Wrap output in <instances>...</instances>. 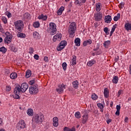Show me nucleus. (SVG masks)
Wrapping results in <instances>:
<instances>
[{
  "mask_svg": "<svg viewBox=\"0 0 131 131\" xmlns=\"http://www.w3.org/2000/svg\"><path fill=\"white\" fill-rule=\"evenodd\" d=\"M129 74L131 75V64H130V65L129 66Z\"/></svg>",
  "mask_w": 131,
  "mask_h": 131,
  "instance_id": "nucleus-61",
  "label": "nucleus"
},
{
  "mask_svg": "<svg viewBox=\"0 0 131 131\" xmlns=\"http://www.w3.org/2000/svg\"><path fill=\"white\" fill-rule=\"evenodd\" d=\"M53 125L55 127H57L59 125V119L57 117L53 118Z\"/></svg>",
  "mask_w": 131,
  "mask_h": 131,
  "instance_id": "nucleus-15",
  "label": "nucleus"
},
{
  "mask_svg": "<svg viewBox=\"0 0 131 131\" xmlns=\"http://www.w3.org/2000/svg\"><path fill=\"white\" fill-rule=\"evenodd\" d=\"M4 124L3 122V119L0 118V126H2Z\"/></svg>",
  "mask_w": 131,
  "mask_h": 131,
  "instance_id": "nucleus-56",
  "label": "nucleus"
},
{
  "mask_svg": "<svg viewBox=\"0 0 131 131\" xmlns=\"http://www.w3.org/2000/svg\"><path fill=\"white\" fill-rule=\"evenodd\" d=\"M94 18L96 21H101L102 20V18H103V15H102V13L101 12H97L94 14Z\"/></svg>",
  "mask_w": 131,
  "mask_h": 131,
  "instance_id": "nucleus-12",
  "label": "nucleus"
},
{
  "mask_svg": "<svg viewBox=\"0 0 131 131\" xmlns=\"http://www.w3.org/2000/svg\"><path fill=\"white\" fill-rule=\"evenodd\" d=\"M120 5L121 8H123V7H124V3H123V2H121Z\"/></svg>",
  "mask_w": 131,
  "mask_h": 131,
  "instance_id": "nucleus-57",
  "label": "nucleus"
},
{
  "mask_svg": "<svg viewBox=\"0 0 131 131\" xmlns=\"http://www.w3.org/2000/svg\"><path fill=\"white\" fill-rule=\"evenodd\" d=\"M15 29L17 31L21 32L24 28V22L22 20H18L14 22L13 23Z\"/></svg>",
  "mask_w": 131,
  "mask_h": 131,
  "instance_id": "nucleus-2",
  "label": "nucleus"
},
{
  "mask_svg": "<svg viewBox=\"0 0 131 131\" xmlns=\"http://www.w3.org/2000/svg\"><path fill=\"white\" fill-rule=\"evenodd\" d=\"M30 76H31V71L29 70L26 71L25 77L26 78H29Z\"/></svg>",
  "mask_w": 131,
  "mask_h": 131,
  "instance_id": "nucleus-37",
  "label": "nucleus"
},
{
  "mask_svg": "<svg viewBox=\"0 0 131 131\" xmlns=\"http://www.w3.org/2000/svg\"><path fill=\"white\" fill-rule=\"evenodd\" d=\"M0 131H6V130H5L4 128H1L0 129Z\"/></svg>",
  "mask_w": 131,
  "mask_h": 131,
  "instance_id": "nucleus-64",
  "label": "nucleus"
},
{
  "mask_svg": "<svg viewBox=\"0 0 131 131\" xmlns=\"http://www.w3.org/2000/svg\"><path fill=\"white\" fill-rule=\"evenodd\" d=\"M103 94L105 98H108L109 97V90L107 88H105L104 90Z\"/></svg>",
  "mask_w": 131,
  "mask_h": 131,
  "instance_id": "nucleus-28",
  "label": "nucleus"
},
{
  "mask_svg": "<svg viewBox=\"0 0 131 131\" xmlns=\"http://www.w3.org/2000/svg\"><path fill=\"white\" fill-rule=\"evenodd\" d=\"M29 93L32 95L37 94L38 93V88L36 87L31 86L29 88Z\"/></svg>",
  "mask_w": 131,
  "mask_h": 131,
  "instance_id": "nucleus-13",
  "label": "nucleus"
},
{
  "mask_svg": "<svg viewBox=\"0 0 131 131\" xmlns=\"http://www.w3.org/2000/svg\"><path fill=\"white\" fill-rule=\"evenodd\" d=\"M39 20H42V21H47L48 19V15H45L43 14H41L38 16Z\"/></svg>",
  "mask_w": 131,
  "mask_h": 131,
  "instance_id": "nucleus-16",
  "label": "nucleus"
},
{
  "mask_svg": "<svg viewBox=\"0 0 131 131\" xmlns=\"http://www.w3.org/2000/svg\"><path fill=\"white\" fill-rule=\"evenodd\" d=\"M63 35L60 33H57L55 35H54L53 37V41H60L62 40V37Z\"/></svg>",
  "mask_w": 131,
  "mask_h": 131,
  "instance_id": "nucleus-8",
  "label": "nucleus"
},
{
  "mask_svg": "<svg viewBox=\"0 0 131 131\" xmlns=\"http://www.w3.org/2000/svg\"><path fill=\"white\" fill-rule=\"evenodd\" d=\"M14 95H13L14 99H16L17 100L20 99V93L19 91V88H14Z\"/></svg>",
  "mask_w": 131,
  "mask_h": 131,
  "instance_id": "nucleus-11",
  "label": "nucleus"
},
{
  "mask_svg": "<svg viewBox=\"0 0 131 131\" xmlns=\"http://www.w3.org/2000/svg\"><path fill=\"white\" fill-rule=\"evenodd\" d=\"M72 57L73 58L71 62V65L74 66V65H76V56L73 55Z\"/></svg>",
  "mask_w": 131,
  "mask_h": 131,
  "instance_id": "nucleus-22",
  "label": "nucleus"
},
{
  "mask_svg": "<svg viewBox=\"0 0 131 131\" xmlns=\"http://www.w3.org/2000/svg\"><path fill=\"white\" fill-rule=\"evenodd\" d=\"M74 43L75 46L77 47H79V46H80V38H76L74 40Z\"/></svg>",
  "mask_w": 131,
  "mask_h": 131,
  "instance_id": "nucleus-26",
  "label": "nucleus"
},
{
  "mask_svg": "<svg viewBox=\"0 0 131 131\" xmlns=\"http://www.w3.org/2000/svg\"><path fill=\"white\" fill-rule=\"evenodd\" d=\"M95 63H96V61L94 59H92L90 61H89L88 63H87V65L88 66H89V67H91V66H92L93 65H94V64H95Z\"/></svg>",
  "mask_w": 131,
  "mask_h": 131,
  "instance_id": "nucleus-31",
  "label": "nucleus"
},
{
  "mask_svg": "<svg viewBox=\"0 0 131 131\" xmlns=\"http://www.w3.org/2000/svg\"><path fill=\"white\" fill-rule=\"evenodd\" d=\"M15 88L19 89L18 91L20 93H25L28 89V84L27 83H23L20 86H16Z\"/></svg>",
  "mask_w": 131,
  "mask_h": 131,
  "instance_id": "nucleus-6",
  "label": "nucleus"
},
{
  "mask_svg": "<svg viewBox=\"0 0 131 131\" xmlns=\"http://www.w3.org/2000/svg\"><path fill=\"white\" fill-rule=\"evenodd\" d=\"M34 52V50L32 48H30L29 49V54H30V55H32V54H33V53Z\"/></svg>",
  "mask_w": 131,
  "mask_h": 131,
  "instance_id": "nucleus-48",
  "label": "nucleus"
},
{
  "mask_svg": "<svg viewBox=\"0 0 131 131\" xmlns=\"http://www.w3.org/2000/svg\"><path fill=\"white\" fill-rule=\"evenodd\" d=\"M119 19H120V13H118L117 14V16H114V20H115V21H118Z\"/></svg>",
  "mask_w": 131,
  "mask_h": 131,
  "instance_id": "nucleus-39",
  "label": "nucleus"
},
{
  "mask_svg": "<svg viewBox=\"0 0 131 131\" xmlns=\"http://www.w3.org/2000/svg\"><path fill=\"white\" fill-rule=\"evenodd\" d=\"M62 69H63L64 71H66V69H67V63H66V62L62 63Z\"/></svg>",
  "mask_w": 131,
  "mask_h": 131,
  "instance_id": "nucleus-42",
  "label": "nucleus"
},
{
  "mask_svg": "<svg viewBox=\"0 0 131 131\" xmlns=\"http://www.w3.org/2000/svg\"><path fill=\"white\" fill-rule=\"evenodd\" d=\"M35 82V81L34 80H31L29 82V84H30V85H32Z\"/></svg>",
  "mask_w": 131,
  "mask_h": 131,
  "instance_id": "nucleus-49",
  "label": "nucleus"
},
{
  "mask_svg": "<svg viewBox=\"0 0 131 131\" xmlns=\"http://www.w3.org/2000/svg\"><path fill=\"white\" fill-rule=\"evenodd\" d=\"M81 3L82 4H85V3H86V0H80Z\"/></svg>",
  "mask_w": 131,
  "mask_h": 131,
  "instance_id": "nucleus-60",
  "label": "nucleus"
},
{
  "mask_svg": "<svg viewBox=\"0 0 131 131\" xmlns=\"http://www.w3.org/2000/svg\"><path fill=\"white\" fill-rule=\"evenodd\" d=\"M14 50H13V52H17V48H14Z\"/></svg>",
  "mask_w": 131,
  "mask_h": 131,
  "instance_id": "nucleus-63",
  "label": "nucleus"
},
{
  "mask_svg": "<svg viewBox=\"0 0 131 131\" xmlns=\"http://www.w3.org/2000/svg\"><path fill=\"white\" fill-rule=\"evenodd\" d=\"M33 110L32 108H28L27 111V114L29 116H33Z\"/></svg>",
  "mask_w": 131,
  "mask_h": 131,
  "instance_id": "nucleus-24",
  "label": "nucleus"
},
{
  "mask_svg": "<svg viewBox=\"0 0 131 131\" xmlns=\"http://www.w3.org/2000/svg\"><path fill=\"white\" fill-rule=\"evenodd\" d=\"M33 37H34V38H35V39H39V38H40L39 34L36 31H35L33 33Z\"/></svg>",
  "mask_w": 131,
  "mask_h": 131,
  "instance_id": "nucleus-20",
  "label": "nucleus"
},
{
  "mask_svg": "<svg viewBox=\"0 0 131 131\" xmlns=\"http://www.w3.org/2000/svg\"><path fill=\"white\" fill-rule=\"evenodd\" d=\"M125 29L127 31H129L131 30V24L129 23H127L124 25Z\"/></svg>",
  "mask_w": 131,
  "mask_h": 131,
  "instance_id": "nucleus-21",
  "label": "nucleus"
},
{
  "mask_svg": "<svg viewBox=\"0 0 131 131\" xmlns=\"http://www.w3.org/2000/svg\"><path fill=\"white\" fill-rule=\"evenodd\" d=\"M75 5H78V6L82 5V4L81 3V1H80V0H75Z\"/></svg>",
  "mask_w": 131,
  "mask_h": 131,
  "instance_id": "nucleus-47",
  "label": "nucleus"
},
{
  "mask_svg": "<svg viewBox=\"0 0 131 131\" xmlns=\"http://www.w3.org/2000/svg\"><path fill=\"white\" fill-rule=\"evenodd\" d=\"M67 43H66V41H61L60 43L59 44L58 47L57 48V50L58 51H62L63 49L66 47Z\"/></svg>",
  "mask_w": 131,
  "mask_h": 131,
  "instance_id": "nucleus-10",
  "label": "nucleus"
},
{
  "mask_svg": "<svg viewBox=\"0 0 131 131\" xmlns=\"http://www.w3.org/2000/svg\"><path fill=\"white\" fill-rule=\"evenodd\" d=\"M76 129L75 127H73L72 128H69L67 127H64L63 128V131H75Z\"/></svg>",
  "mask_w": 131,
  "mask_h": 131,
  "instance_id": "nucleus-34",
  "label": "nucleus"
},
{
  "mask_svg": "<svg viewBox=\"0 0 131 131\" xmlns=\"http://www.w3.org/2000/svg\"><path fill=\"white\" fill-rule=\"evenodd\" d=\"M92 100H97L98 99V95H97L96 94L94 93L92 95Z\"/></svg>",
  "mask_w": 131,
  "mask_h": 131,
  "instance_id": "nucleus-46",
  "label": "nucleus"
},
{
  "mask_svg": "<svg viewBox=\"0 0 131 131\" xmlns=\"http://www.w3.org/2000/svg\"><path fill=\"white\" fill-rule=\"evenodd\" d=\"M45 120V116L42 114H38L34 115L32 118V123L36 124H40L43 122Z\"/></svg>",
  "mask_w": 131,
  "mask_h": 131,
  "instance_id": "nucleus-1",
  "label": "nucleus"
},
{
  "mask_svg": "<svg viewBox=\"0 0 131 131\" xmlns=\"http://www.w3.org/2000/svg\"><path fill=\"white\" fill-rule=\"evenodd\" d=\"M7 49L5 47L3 46L0 48V52L2 53V54H6L7 53Z\"/></svg>",
  "mask_w": 131,
  "mask_h": 131,
  "instance_id": "nucleus-33",
  "label": "nucleus"
},
{
  "mask_svg": "<svg viewBox=\"0 0 131 131\" xmlns=\"http://www.w3.org/2000/svg\"><path fill=\"white\" fill-rule=\"evenodd\" d=\"M103 31L104 32H105V34H106V35H109V32L108 31H109V29L107 27H105L103 29Z\"/></svg>",
  "mask_w": 131,
  "mask_h": 131,
  "instance_id": "nucleus-44",
  "label": "nucleus"
},
{
  "mask_svg": "<svg viewBox=\"0 0 131 131\" xmlns=\"http://www.w3.org/2000/svg\"><path fill=\"white\" fill-rule=\"evenodd\" d=\"M117 27V24H115L113 26V27L112 28V30H111V33H110V36H111V35H112L113 34V33L115 31V29H116Z\"/></svg>",
  "mask_w": 131,
  "mask_h": 131,
  "instance_id": "nucleus-27",
  "label": "nucleus"
},
{
  "mask_svg": "<svg viewBox=\"0 0 131 131\" xmlns=\"http://www.w3.org/2000/svg\"><path fill=\"white\" fill-rule=\"evenodd\" d=\"M65 7L63 6L60 7L57 12V15H58L59 16H61V15H62V13H63Z\"/></svg>",
  "mask_w": 131,
  "mask_h": 131,
  "instance_id": "nucleus-19",
  "label": "nucleus"
},
{
  "mask_svg": "<svg viewBox=\"0 0 131 131\" xmlns=\"http://www.w3.org/2000/svg\"><path fill=\"white\" fill-rule=\"evenodd\" d=\"M10 77L11 79H16L17 78V73H12L10 74Z\"/></svg>",
  "mask_w": 131,
  "mask_h": 131,
  "instance_id": "nucleus-35",
  "label": "nucleus"
},
{
  "mask_svg": "<svg viewBox=\"0 0 131 131\" xmlns=\"http://www.w3.org/2000/svg\"><path fill=\"white\" fill-rule=\"evenodd\" d=\"M97 106L100 109L101 112H104V105H103L102 103H97Z\"/></svg>",
  "mask_w": 131,
  "mask_h": 131,
  "instance_id": "nucleus-30",
  "label": "nucleus"
},
{
  "mask_svg": "<svg viewBox=\"0 0 131 131\" xmlns=\"http://www.w3.org/2000/svg\"><path fill=\"white\" fill-rule=\"evenodd\" d=\"M17 37H19L20 38H25L26 37V35L24 33H22L21 32H18L17 33Z\"/></svg>",
  "mask_w": 131,
  "mask_h": 131,
  "instance_id": "nucleus-32",
  "label": "nucleus"
},
{
  "mask_svg": "<svg viewBox=\"0 0 131 131\" xmlns=\"http://www.w3.org/2000/svg\"><path fill=\"white\" fill-rule=\"evenodd\" d=\"M24 17L25 19H30V14H29V13H26L24 14Z\"/></svg>",
  "mask_w": 131,
  "mask_h": 131,
  "instance_id": "nucleus-41",
  "label": "nucleus"
},
{
  "mask_svg": "<svg viewBox=\"0 0 131 131\" xmlns=\"http://www.w3.org/2000/svg\"><path fill=\"white\" fill-rule=\"evenodd\" d=\"M106 122H107V124H109V123L112 122V120L108 119V120H106Z\"/></svg>",
  "mask_w": 131,
  "mask_h": 131,
  "instance_id": "nucleus-58",
  "label": "nucleus"
},
{
  "mask_svg": "<svg viewBox=\"0 0 131 131\" xmlns=\"http://www.w3.org/2000/svg\"><path fill=\"white\" fill-rule=\"evenodd\" d=\"M6 91H7V92H10V91H11V86H7L6 87Z\"/></svg>",
  "mask_w": 131,
  "mask_h": 131,
  "instance_id": "nucleus-54",
  "label": "nucleus"
},
{
  "mask_svg": "<svg viewBox=\"0 0 131 131\" xmlns=\"http://www.w3.org/2000/svg\"><path fill=\"white\" fill-rule=\"evenodd\" d=\"M92 40L89 39L87 40L84 41L83 42V47H86V46H88V45H92Z\"/></svg>",
  "mask_w": 131,
  "mask_h": 131,
  "instance_id": "nucleus-25",
  "label": "nucleus"
},
{
  "mask_svg": "<svg viewBox=\"0 0 131 131\" xmlns=\"http://www.w3.org/2000/svg\"><path fill=\"white\" fill-rule=\"evenodd\" d=\"M115 114L117 115V116H119L120 115V111H116Z\"/></svg>",
  "mask_w": 131,
  "mask_h": 131,
  "instance_id": "nucleus-52",
  "label": "nucleus"
},
{
  "mask_svg": "<svg viewBox=\"0 0 131 131\" xmlns=\"http://www.w3.org/2000/svg\"><path fill=\"white\" fill-rule=\"evenodd\" d=\"M73 86L74 89H78V85L79 84V83L78 82V81L75 80L74 81L72 82Z\"/></svg>",
  "mask_w": 131,
  "mask_h": 131,
  "instance_id": "nucleus-23",
  "label": "nucleus"
},
{
  "mask_svg": "<svg viewBox=\"0 0 131 131\" xmlns=\"http://www.w3.org/2000/svg\"><path fill=\"white\" fill-rule=\"evenodd\" d=\"M121 108V107L120 105H117L116 106V110H117V111H120Z\"/></svg>",
  "mask_w": 131,
  "mask_h": 131,
  "instance_id": "nucleus-51",
  "label": "nucleus"
},
{
  "mask_svg": "<svg viewBox=\"0 0 131 131\" xmlns=\"http://www.w3.org/2000/svg\"><path fill=\"white\" fill-rule=\"evenodd\" d=\"M48 32L50 33V35H54L57 33V26L56 24L54 23H50L49 24V29L48 30Z\"/></svg>",
  "mask_w": 131,
  "mask_h": 131,
  "instance_id": "nucleus-4",
  "label": "nucleus"
},
{
  "mask_svg": "<svg viewBox=\"0 0 131 131\" xmlns=\"http://www.w3.org/2000/svg\"><path fill=\"white\" fill-rule=\"evenodd\" d=\"M104 21L105 23H111V21H112V18H111V16L107 15L104 17Z\"/></svg>",
  "mask_w": 131,
  "mask_h": 131,
  "instance_id": "nucleus-17",
  "label": "nucleus"
},
{
  "mask_svg": "<svg viewBox=\"0 0 131 131\" xmlns=\"http://www.w3.org/2000/svg\"><path fill=\"white\" fill-rule=\"evenodd\" d=\"M88 119H89V114L85 112L84 113L83 115L82 116V123H83V124L86 123L88 121Z\"/></svg>",
  "mask_w": 131,
  "mask_h": 131,
  "instance_id": "nucleus-14",
  "label": "nucleus"
},
{
  "mask_svg": "<svg viewBox=\"0 0 131 131\" xmlns=\"http://www.w3.org/2000/svg\"><path fill=\"white\" fill-rule=\"evenodd\" d=\"M66 88L65 87V85L62 83L61 84H59L58 85L56 91L58 94H62L63 92H64V90H65Z\"/></svg>",
  "mask_w": 131,
  "mask_h": 131,
  "instance_id": "nucleus-9",
  "label": "nucleus"
},
{
  "mask_svg": "<svg viewBox=\"0 0 131 131\" xmlns=\"http://www.w3.org/2000/svg\"><path fill=\"white\" fill-rule=\"evenodd\" d=\"M128 121V118L126 117L124 119V122H127Z\"/></svg>",
  "mask_w": 131,
  "mask_h": 131,
  "instance_id": "nucleus-59",
  "label": "nucleus"
},
{
  "mask_svg": "<svg viewBox=\"0 0 131 131\" xmlns=\"http://www.w3.org/2000/svg\"><path fill=\"white\" fill-rule=\"evenodd\" d=\"M2 20L5 24H7V23H8V19H7V17H6V16H3L2 17Z\"/></svg>",
  "mask_w": 131,
  "mask_h": 131,
  "instance_id": "nucleus-45",
  "label": "nucleus"
},
{
  "mask_svg": "<svg viewBox=\"0 0 131 131\" xmlns=\"http://www.w3.org/2000/svg\"><path fill=\"white\" fill-rule=\"evenodd\" d=\"M40 25V24H39V22H38V21H35L33 24V27H34V28H38V27H39Z\"/></svg>",
  "mask_w": 131,
  "mask_h": 131,
  "instance_id": "nucleus-40",
  "label": "nucleus"
},
{
  "mask_svg": "<svg viewBox=\"0 0 131 131\" xmlns=\"http://www.w3.org/2000/svg\"><path fill=\"white\" fill-rule=\"evenodd\" d=\"M76 30V24L75 22H72L69 26L68 32L70 37L73 38L75 36V31Z\"/></svg>",
  "mask_w": 131,
  "mask_h": 131,
  "instance_id": "nucleus-3",
  "label": "nucleus"
},
{
  "mask_svg": "<svg viewBox=\"0 0 131 131\" xmlns=\"http://www.w3.org/2000/svg\"><path fill=\"white\" fill-rule=\"evenodd\" d=\"M5 15L8 17V18H11L12 17V13L9 11H6L5 13Z\"/></svg>",
  "mask_w": 131,
  "mask_h": 131,
  "instance_id": "nucleus-43",
  "label": "nucleus"
},
{
  "mask_svg": "<svg viewBox=\"0 0 131 131\" xmlns=\"http://www.w3.org/2000/svg\"><path fill=\"white\" fill-rule=\"evenodd\" d=\"M110 43H111V41H110V40H107L104 41L103 43V46L105 48H108V47L110 46Z\"/></svg>",
  "mask_w": 131,
  "mask_h": 131,
  "instance_id": "nucleus-36",
  "label": "nucleus"
},
{
  "mask_svg": "<svg viewBox=\"0 0 131 131\" xmlns=\"http://www.w3.org/2000/svg\"><path fill=\"white\" fill-rule=\"evenodd\" d=\"M5 37L4 38V42L6 44L11 43L12 40L13 39V35L12 33L9 32H6L5 33Z\"/></svg>",
  "mask_w": 131,
  "mask_h": 131,
  "instance_id": "nucleus-5",
  "label": "nucleus"
},
{
  "mask_svg": "<svg viewBox=\"0 0 131 131\" xmlns=\"http://www.w3.org/2000/svg\"><path fill=\"white\" fill-rule=\"evenodd\" d=\"M100 54H101V52H95V54L96 55V56H98V55H100Z\"/></svg>",
  "mask_w": 131,
  "mask_h": 131,
  "instance_id": "nucleus-62",
  "label": "nucleus"
},
{
  "mask_svg": "<svg viewBox=\"0 0 131 131\" xmlns=\"http://www.w3.org/2000/svg\"><path fill=\"white\" fill-rule=\"evenodd\" d=\"M121 94H122V90H119L118 92V97H120Z\"/></svg>",
  "mask_w": 131,
  "mask_h": 131,
  "instance_id": "nucleus-55",
  "label": "nucleus"
},
{
  "mask_svg": "<svg viewBox=\"0 0 131 131\" xmlns=\"http://www.w3.org/2000/svg\"><path fill=\"white\" fill-rule=\"evenodd\" d=\"M75 117H76V118L79 119V118H80V117H81V114H80V112H76L75 113Z\"/></svg>",
  "mask_w": 131,
  "mask_h": 131,
  "instance_id": "nucleus-38",
  "label": "nucleus"
},
{
  "mask_svg": "<svg viewBox=\"0 0 131 131\" xmlns=\"http://www.w3.org/2000/svg\"><path fill=\"white\" fill-rule=\"evenodd\" d=\"M25 127H26V124L23 120H19L16 124V128L18 129V130L23 129V128H25Z\"/></svg>",
  "mask_w": 131,
  "mask_h": 131,
  "instance_id": "nucleus-7",
  "label": "nucleus"
},
{
  "mask_svg": "<svg viewBox=\"0 0 131 131\" xmlns=\"http://www.w3.org/2000/svg\"><path fill=\"white\" fill-rule=\"evenodd\" d=\"M118 80H119L118 77L117 76H114V77H113L112 82L116 84L118 83Z\"/></svg>",
  "mask_w": 131,
  "mask_h": 131,
  "instance_id": "nucleus-29",
  "label": "nucleus"
},
{
  "mask_svg": "<svg viewBox=\"0 0 131 131\" xmlns=\"http://www.w3.org/2000/svg\"><path fill=\"white\" fill-rule=\"evenodd\" d=\"M102 4L100 3H97L96 4V12H100L101 11Z\"/></svg>",
  "mask_w": 131,
  "mask_h": 131,
  "instance_id": "nucleus-18",
  "label": "nucleus"
},
{
  "mask_svg": "<svg viewBox=\"0 0 131 131\" xmlns=\"http://www.w3.org/2000/svg\"><path fill=\"white\" fill-rule=\"evenodd\" d=\"M34 58L35 59V60H38V59H39V56H38L37 54H35L34 55Z\"/></svg>",
  "mask_w": 131,
  "mask_h": 131,
  "instance_id": "nucleus-50",
  "label": "nucleus"
},
{
  "mask_svg": "<svg viewBox=\"0 0 131 131\" xmlns=\"http://www.w3.org/2000/svg\"><path fill=\"white\" fill-rule=\"evenodd\" d=\"M44 61L45 62H49V57H48L47 56L44 57Z\"/></svg>",
  "mask_w": 131,
  "mask_h": 131,
  "instance_id": "nucleus-53",
  "label": "nucleus"
}]
</instances>
